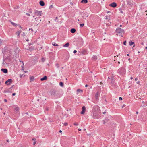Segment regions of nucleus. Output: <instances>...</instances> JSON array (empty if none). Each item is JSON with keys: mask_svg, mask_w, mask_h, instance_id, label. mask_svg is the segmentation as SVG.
Masks as SVG:
<instances>
[{"mask_svg": "<svg viewBox=\"0 0 147 147\" xmlns=\"http://www.w3.org/2000/svg\"><path fill=\"white\" fill-rule=\"evenodd\" d=\"M26 15H28V16H30V14H29V13H26Z\"/></svg>", "mask_w": 147, "mask_h": 147, "instance_id": "54", "label": "nucleus"}, {"mask_svg": "<svg viewBox=\"0 0 147 147\" xmlns=\"http://www.w3.org/2000/svg\"><path fill=\"white\" fill-rule=\"evenodd\" d=\"M86 50H83L82 51V54H85L86 53Z\"/></svg>", "mask_w": 147, "mask_h": 147, "instance_id": "28", "label": "nucleus"}, {"mask_svg": "<svg viewBox=\"0 0 147 147\" xmlns=\"http://www.w3.org/2000/svg\"><path fill=\"white\" fill-rule=\"evenodd\" d=\"M47 77L46 76H45L43 77L40 79V80L41 81H43L46 80L47 79Z\"/></svg>", "mask_w": 147, "mask_h": 147, "instance_id": "13", "label": "nucleus"}, {"mask_svg": "<svg viewBox=\"0 0 147 147\" xmlns=\"http://www.w3.org/2000/svg\"><path fill=\"white\" fill-rule=\"evenodd\" d=\"M120 12L122 13H123V11L122 10H121V11H120Z\"/></svg>", "mask_w": 147, "mask_h": 147, "instance_id": "49", "label": "nucleus"}, {"mask_svg": "<svg viewBox=\"0 0 147 147\" xmlns=\"http://www.w3.org/2000/svg\"><path fill=\"white\" fill-rule=\"evenodd\" d=\"M133 79V77H131L130 78V79Z\"/></svg>", "mask_w": 147, "mask_h": 147, "instance_id": "60", "label": "nucleus"}, {"mask_svg": "<svg viewBox=\"0 0 147 147\" xmlns=\"http://www.w3.org/2000/svg\"><path fill=\"white\" fill-rule=\"evenodd\" d=\"M85 86L86 87H88V85H87V84H86V85H85Z\"/></svg>", "mask_w": 147, "mask_h": 147, "instance_id": "57", "label": "nucleus"}, {"mask_svg": "<svg viewBox=\"0 0 147 147\" xmlns=\"http://www.w3.org/2000/svg\"><path fill=\"white\" fill-rule=\"evenodd\" d=\"M119 99L120 100H122V97H120L119 98Z\"/></svg>", "mask_w": 147, "mask_h": 147, "instance_id": "40", "label": "nucleus"}, {"mask_svg": "<svg viewBox=\"0 0 147 147\" xmlns=\"http://www.w3.org/2000/svg\"><path fill=\"white\" fill-rule=\"evenodd\" d=\"M34 14L37 16H40L42 15V11H38L37 10H35L34 11Z\"/></svg>", "mask_w": 147, "mask_h": 147, "instance_id": "5", "label": "nucleus"}, {"mask_svg": "<svg viewBox=\"0 0 147 147\" xmlns=\"http://www.w3.org/2000/svg\"><path fill=\"white\" fill-rule=\"evenodd\" d=\"M136 114H138V111H136Z\"/></svg>", "mask_w": 147, "mask_h": 147, "instance_id": "58", "label": "nucleus"}, {"mask_svg": "<svg viewBox=\"0 0 147 147\" xmlns=\"http://www.w3.org/2000/svg\"><path fill=\"white\" fill-rule=\"evenodd\" d=\"M108 17H109V16H105V19H108Z\"/></svg>", "mask_w": 147, "mask_h": 147, "instance_id": "39", "label": "nucleus"}, {"mask_svg": "<svg viewBox=\"0 0 147 147\" xmlns=\"http://www.w3.org/2000/svg\"><path fill=\"white\" fill-rule=\"evenodd\" d=\"M100 95V92L98 91L95 94V97L96 99L97 100L98 99Z\"/></svg>", "mask_w": 147, "mask_h": 147, "instance_id": "7", "label": "nucleus"}, {"mask_svg": "<svg viewBox=\"0 0 147 147\" xmlns=\"http://www.w3.org/2000/svg\"><path fill=\"white\" fill-rule=\"evenodd\" d=\"M58 17H56V18H55V21H56V20H57V19H58Z\"/></svg>", "mask_w": 147, "mask_h": 147, "instance_id": "47", "label": "nucleus"}, {"mask_svg": "<svg viewBox=\"0 0 147 147\" xmlns=\"http://www.w3.org/2000/svg\"><path fill=\"white\" fill-rule=\"evenodd\" d=\"M69 43L68 42H67L63 45V47H68L69 46Z\"/></svg>", "mask_w": 147, "mask_h": 147, "instance_id": "20", "label": "nucleus"}, {"mask_svg": "<svg viewBox=\"0 0 147 147\" xmlns=\"http://www.w3.org/2000/svg\"><path fill=\"white\" fill-rule=\"evenodd\" d=\"M52 44L54 46H58V44H57L55 42H53Z\"/></svg>", "mask_w": 147, "mask_h": 147, "instance_id": "26", "label": "nucleus"}, {"mask_svg": "<svg viewBox=\"0 0 147 147\" xmlns=\"http://www.w3.org/2000/svg\"><path fill=\"white\" fill-rule=\"evenodd\" d=\"M92 59H93L95 61L97 59V56H94L93 57H92Z\"/></svg>", "mask_w": 147, "mask_h": 147, "instance_id": "24", "label": "nucleus"}, {"mask_svg": "<svg viewBox=\"0 0 147 147\" xmlns=\"http://www.w3.org/2000/svg\"><path fill=\"white\" fill-rule=\"evenodd\" d=\"M15 110L16 111H18L19 110V107H16L15 108Z\"/></svg>", "mask_w": 147, "mask_h": 147, "instance_id": "25", "label": "nucleus"}, {"mask_svg": "<svg viewBox=\"0 0 147 147\" xmlns=\"http://www.w3.org/2000/svg\"><path fill=\"white\" fill-rule=\"evenodd\" d=\"M117 72L121 75H123L125 73L126 71L124 68L121 67L117 71Z\"/></svg>", "mask_w": 147, "mask_h": 147, "instance_id": "4", "label": "nucleus"}, {"mask_svg": "<svg viewBox=\"0 0 147 147\" xmlns=\"http://www.w3.org/2000/svg\"><path fill=\"white\" fill-rule=\"evenodd\" d=\"M22 32V30H19L17 32H16V34L18 36H19L20 33Z\"/></svg>", "mask_w": 147, "mask_h": 147, "instance_id": "14", "label": "nucleus"}, {"mask_svg": "<svg viewBox=\"0 0 147 147\" xmlns=\"http://www.w3.org/2000/svg\"><path fill=\"white\" fill-rule=\"evenodd\" d=\"M5 63H6V62L5 61V60L3 59V65H5Z\"/></svg>", "mask_w": 147, "mask_h": 147, "instance_id": "36", "label": "nucleus"}, {"mask_svg": "<svg viewBox=\"0 0 147 147\" xmlns=\"http://www.w3.org/2000/svg\"><path fill=\"white\" fill-rule=\"evenodd\" d=\"M105 113H106L105 112H104L103 113V114H105Z\"/></svg>", "mask_w": 147, "mask_h": 147, "instance_id": "61", "label": "nucleus"}, {"mask_svg": "<svg viewBox=\"0 0 147 147\" xmlns=\"http://www.w3.org/2000/svg\"><path fill=\"white\" fill-rule=\"evenodd\" d=\"M7 93H11L12 92V89H11V88H9L7 89Z\"/></svg>", "mask_w": 147, "mask_h": 147, "instance_id": "17", "label": "nucleus"}, {"mask_svg": "<svg viewBox=\"0 0 147 147\" xmlns=\"http://www.w3.org/2000/svg\"><path fill=\"white\" fill-rule=\"evenodd\" d=\"M22 35L23 36H25V34L24 32H23L22 33Z\"/></svg>", "mask_w": 147, "mask_h": 147, "instance_id": "42", "label": "nucleus"}, {"mask_svg": "<svg viewBox=\"0 0 147 147\" xmlns=\"http://www.w3.org/2000/svg\"><path fill=\"white\" fill-rule=\"evenodd\" d=\"M53 5H51L49 7V9H51V8H53Z\"/></svg>", "mask_w": 147, "mask_h": 147, "instance_id": "33", "label": "nucleus"}, {"mask_svg": "<svg viewBox=\"0 0 147 147\" xmlns=\"http://www.w3.org/2000/svg\"><path fill=\"white\" fill-rule=\"evenodd\" d=\"M36 141H34V142H33V144L34 145H35V144H36Z\"/></svg>", "mask_w": 147, "mask_h": 147, "instance_id": "41", "label": "nucleus"}, {"mask_svg": "<svg viewBox=\"0 0 147 147\" xmlns=\"http://www.w3.org/2000/svg\"><path fill=\"white\" fill-rule=\"evenodd\" d=\"M62 132V131L61 130H60L59 131V132H60V133H61Z\"/></svg>", "mask_w": 147, "mask_h": 147, "instance_id": "59", "label": "nucleus"}, {"mask_svg": "<svg viewBox=\"0 0 147 147\" xmlns=\"http://www.w3.org/2000/svg\"><path fill=\"white\" fill-rule=\"evenodd\" d=\"M3 92L4 93H7V89H5L4 90Z\"/></svg>", "mask_w": 147, "mask_h": 147, "instance_id": "35", "label": "nucleus"}, {"mask_svg": "<svg viewBox=\"0 0 147 147\" xmlns=\"http://www.w3.org/2000/svg\"><path fill=\"white\" fill-rule=\"evenodd\" d=\"M81 2L84 3H86L88 2L87 0H82L81 1Z\"/></svg>", "mask_w": 147, "mask_h": 147, "instance_id": "16", "label": "nucleus"}, {"mask_svg": "<svg viewBox=\"0 0 147 147\" xmlns=\"http://www.w3.org/2000/svg\"><path fill=\"white\" fill-rule=\"evenodd\" d=\"M74 125L75 126H78V123L76 122L74 123Z\"/></svg>", "mask_w": 147, "mask_h": 147, "instance_id": "34", "label": "nucleus"}, {"mask_svg": "<svg viewBox=\"0 0 147 147\" xmlns=\"http://www.w3.org/2000/svg\"><path fill=\"white\" fill-rule=\"evenodd\" d=\"M29 30H31L33 31V29L32 28L30 29Z\"/></svg>", "mask_w": 147, "mask_h": 147, "instance_id": "62", "label": "nucleus"}, {"mask_svg": "<svg viewBox=\"0 0 147 147\" xmlns=\"http://www.w3.org/2000/svg\"><path fill=\"white\" fill-rule=\"evenodd\" d=\"M59 85L61 86L62 87L64 85L63 83L62 82H60Z\"/></svg>", "mask_w": 147, "mask_h": 147, "instance_id": "27", "label": "nucleus"}, {"mask_svg": "<svg viewBox=\"0 0 147 147\" xmlns=\"http://www.w3.org/2000/svg\"><path fill=\"white\" fill-rule=\"evenodd\" d=\"M76 52H77V51L76 50H74V53H76Z\"/></svg>", "mask_w": 147, "mask_h": 147, "instance_id": "43", "label": "nucleus"}, {"mask_svg": "<svg viewBox=\"0 0 147 147\" xmlns=\"http://www.w3.org/2000/svg\"><path fill=\"white\" fill-rule=\"evenodd\" d=\"M18 26L20 28H22V27H21V26L20 25H18Z\"/></svg>", "mask_w": 147, "mask_h": 147, "instance_id": "50", "label": "nucleus"}, {"mask_svg": "<svg viewBox=\"0 0 147 147\" xmlns=\"http://www.w3.org/2000/svg\"><path fill=\"white\" fill-rule=\"evenodd\" d=\"M55 65L56 67L57 68H58L59 67V64L57 63Z\"/></svg>", "mask_w": 147, "mask_h": 147, "instance_id": "30", "label": "nucleus"}, {"mask_svg": "<svg viewBox=\"0 0 147 147\" xmlns=\"http://www.w3.org/2000/svg\"><path fill=\"white\" fill-rule=\"evenodd\" d=\"M14 86V85H12L10 88H11V89H12V88H13V86Z\"/></svg>", "mask_w": 147, "mask_h": 147, "instance_id": "45", "label": "nucleus"}, {"mask_svg": "<svg viewBox=\"0 0 147 147\" xmlns=\"http://www.w3.org/2000/svg\"><path fill=\"white\" fill-rule=\"evenodd\" d=\"M86 111V107L84 106L82 107V111L81 112V114H84L85 111Z\"/></svg>", "mask_w": 147, "mask_h": 147, "instance_id": "10", "label": "nucleus"}, {"mask_svg": "<svg viewBox=\"0 0 147 147\" xmlns=\"http://www.w3.org/2000/svg\"><path fill=\"white\" fill-rule=\"evenodd\" d=\"M26 40V41H29V39H27V40Z\"/></svg>", "mask_w": 147, "mask_h": 147, "instance_id": "63", "label": "nucleus"}, {"mask_svg": "<svg viewBox=\"0 0 147 147\" xmlns=\"http://www.w3.org/2000/svg\"><path fill=\"white\" fill-rule=\"evenodd\" d=\"M77 91L78 92H83L82 90L80 89H78Z\"/></svg>", "mask_w": 147, "mask_h": 147, "instance_id": "23", "label": "nucleus"}, {"mask_svg": "<svg viewBox=\"0 0 147 147\" xmlns=\"http://www.w3.org/2000/svg\"><path fill=\"white\" fill-rule=\"evenodd\" d=\"M7 142H9V140H7Z\"/></svg>", "mask_w": 147, "mask_h": 147, "instance_id": "64", "label": "nucleus"}, {"mask_svg": "<svg viewBox=\"0 0 147 147\" xmlns=\"http://www.w3.org/2000/svg\"><path fill=\"white\" fill-rule=\"evenodd\" d=\"M68 124V123H65L64 124V125L66 126H67Z\"/></svg>", "mask_w": 147, "mask_h": 147, "instance_id": "38", "label": "nucleus"}, {"mask_svg": "<svg viewBox=\"0 0 147 147\" xmlns=\"http://www.w3.org/2000/svg\"><path fill=\"white\" fill-rule=\"evenodd\" d=\"M10 22H11L12 24L13 25V26H16L17 25V24H16L14 23L13 22L10 21Z\"/></svg>", "mask_w": 147, "mask_h": 147, "instance_id": "22", "label": "nucleus"}, {"mask_svg": "<svg viewBox=\"0 0 147 147\" xmlns=\"http://www.w3.org/2000/svg\"><path fill=\"white\" fill-rule=\"evenodd\" d=\"M129 45L130 46L134 44V42H132L131 41H129Z\"/></svg>", "mask_w": 147, "mask_h": 147, "instance_id": "21", "label": "nucleus"}, {"mask_svg": "<svg viewBox=\"0 0 147 147\" xmlns=\"http://www.w3.org/2000/svg\"><path fill=\"white\" fill-rule=\"evenodd\" d=\"M4 101L5 102H7V100L6 99H5L4 100Z\"/></svg>", "mask_w": 147, "mask_h": 147, "instance_id": "48", "label": "nucleus"}, {"mask_svg": "<svg viewBox=\"0 0 147 147\" xmlns=\"http://www.w3.org/2000/svg\"><path fill=\"white\" fill-rule=\"evenodd\" d=\"M93 117L94 119H97L98 118L99 115V111L98 107H94L92 110Z\"/></svg>", "mask_w": 147, "mask_h": 147, "instance_id": "1", "label": "nucleus"}, {"mask_svg": "<svg viewBox=\"0 0 147 147\" xmlns=\"http://www.w3.org/2000/svg\"><path fill=\"white\" fill-rule=\"evenodd\" d=\"M40 18V17H36L35 18V20L36 21H38V20H39V19Z\"/></svg>", "mask_w": 147, "mask_h": 147, "instance_id": "29", "label": "nucleus"}, {"mask_svg": "<svg viewBox=\"0 0 147 147\" xmlns=\"http://www.w3.org/2000/svg\"><path fill=\"white\" fill-rule=\"evenodd\" d=\"M1 71L4 73L7 74L8 73V70L6 69L2 68Z\"/></svg>", "mask_w": 147, "mask_h": 147, "instance_id": "11", "label": "nucleus"}, {"mask_svg": "<svg viewBox=\"0 0 147 147\" xmlns=\"http://www.w3.org/2000/svg\"><path fill=\"white\" fill-rule=\"evenodd\" d=\"M135 80L136 81L138 80V79L137 78H136L135 79Z\"/></svg>", "mask_w": 147, "mask_h": 147, "instance_id": "53", "label": "nucleus"}, {"mask_svg": "<svg viewBox=\"0 0 147 147\" xmlns=\"http://www.w3.org/2000/svg\"><path fill=\"white\" fill-rule=\"evenodd\" d=\"M39 4L40 5L42 6L45 5V3L43 1H40L39 2Z\"/></svg>", "mask_w": 147, "mask_h": 147, "instance_id": "12", "label": "nucleus"}, {"mask_svg": "<svg viewBox=\"0 0 147 147\" xmlns=\"http://www.w3.org/2000/svg\"><path fill=\"white\" fill-rule=\"evenodd\" d=\"M76 31V30L75 28H73L71 29L70 32L72 33H74Z\"/></svg>", "mask_w": 147, "mask_h": 147, "instance_id": "15", "label": "nucleus"}, {"mask_svg": "<svg viewBox=\"0 0 147 147\" xmlns=\"http://www.w3.org/2000/svg\"><path fill=\"white\" fill-rule=\"evenodd\" d=\"M16 93H13L12 94V95L13 96H15L16 95Z\"/></svg>", "mask_w": 147, "mask_h": 147, "instance_id": "44", "label": "nucleus"}, {"mask_svg": "<svg viewBox=\"0 0 147 147\" xmlns=\"http://www.w3.org/2000/svg\"><path fill=\"white\" fill-rule=\"evenodd\" d=\"M45 59L44 58L42 57L41 58V61L42 62H44L45 61Z\"/></svg>", "mask_w": 147, "mask_h": 147, "instance_id": "31", "label": "nucleus"}, {"mask_svg": "<svg viewBox=\"0 0 147 147\" xmlns=\"http://www.w3.org/2000/svg\"><path fill=\"white\" fill-rule=\"evenodd\" d=\"M32 140H34V141H36V139L35 138H32Z\"/></svg>", "mask_w": 147, "mask_h": 147, "instance_id": "46", "label": "nucleus"}, {"mask_svg": "<svg viewBox=\"0 0 147 147\" xmlns=\"http://www.w3.org/2000/svg\"><path fill=\"white\" fill-rule=\"evenodd\" d=\"M116 32L118 34L117 35L119 34V35L121 36V37H123L122 34L124 33V30L120 28H118L116 29Z\"/></svg>", "mask_w": 147, "mask_h": 147, "instance_id": "3", "label": "nucleus"}, {"mask_svg": "<svg viewBox=\"0 0 147 147\" xmlns=\"http://www.w3.org/2000/svg\"><path fill=\"white\" fill-rule=\"evenodd\" d=\"M12 82V80L11 79H8L5 82V84L7 85H9L11 84Z\"/></svg>", "mask_w": 147, "mask_h": 147, "instance_id": "6", "label": "nucleus"}, {"mask_svg": "<svg viewBox=\"0 0 147 147\" xmlns=\"http://www.w3.org/2000/svg\"><path fill=\"white\" fill-rule=\"evenodd\" d=\"M78 130L79 131H81V129L80 128L78 129Z\"/></svg>", "mask_w": 147, "mask_h": 147, "instance_id": "52", "label": "nucleus"}, {"mask_svg": "<svg viewBox=\"0 0 147 147\" xmlns=\"http://www.w3.org/2000/svg\"><path fill=\"white\" fill-rule=\"evenodd\" d=\"M34 77L32 76L30 77V81H32L34 80Z\"/></svg>", "mask_w": 147, "mask_h": 147, "instance_id": "18", "label": "nucleus"}, {"mask_svg": "<svg viewBox=\"0 0 147 147\" xmlns=\"http://www.w3.org/2000/svg\"><path fill=\"white\" fill-rule=\"evenodd\" d=\"M84 25V24H80V26L81 27H82Z\"/></svg>", "mask_w": 147, "mask_h": 147, "instance_id": "32", "label": "nucleus"}, {"mask_svg": "<svg viewBox=\"0 0 147 147\" xmlns=\"http://www.w3.org/2000/svg\"><path fill=\"white\" fill-rule=\"evenodd\" d=\"M51 93L53 96L56 97L57 98L60 97L58 92L55 90H51Z\"/></svg>", "mask_w": 147, "mask_h": 147, "instance_id": "2", "label": "nucleus"}, {"mask_svg": "<svg viewBox=\"0 0 147 147\" xmlns=\"http://www.w3.org/2000/svg\"><path fill=\"white\" fill-rule=\"evenodd\" d=\"M126 41H124L123 42V44L125 45H126Z\"/></svg>", "mask_w": 147, "mask_h": 147, "instance_id": "37", "label": "nucleus"}, {"mask_svg": "<svg viewBox=\"0 0 147 147\" xmlns=\"http://www.w3.org/2000/svg\"><path fill=\"white\" fill-rule=\"evenodd\" d=\"M126 1L127 5H129V6H131L133 5V3L130 0H127Z\"/></svg>", "mask_w": 147, "mask_h": 147, "instance_id": "8", "label": "nucleus"}, {"mask_svg": "<svg viewBox=\"0 0 147 147\" xmlns=\"http://www.w3.org/2000/svg\"><path fill=\"white\" fill-rule=\"evenodd\" d=\"M109 121V119H106L105 120H104L103 121V123L104 124H105V123Z\"/></svg>", "mask_w": 147, "mask_h": 147, "instance_id": "19", "label": "nucleus"}, {"mask_svg": "<svg viewBox=\"0 0 147 147\" xmlns=\"http://www.w3.org/2000/svg\"><path fill=\"white\" fill-rule=\"evenodd\" d=\"M140 83V81H138V82H137V84H139Z\"/></svg>", "mask_w": 147, "mask_h": 147, "instance_id": "55", "label": "nucleus"}, {"mask_svg": "<svg viewBox=\"0 0 147 147\" xmlns=\"http://www.w3.org/2000/svg\"><path fill=\"white\" fill-rule=\"evenodd\" d=\"M23 75L22 74H20V77H22V76Z\"/></svg>", "mask_w": 147, "mask_h": 147, "instance_id": "51", "label": "nucleus"}, {"mask_svg": "<svg viewBox=\"0 0 147 147\" xmlns=\"http://www.w3.org/2000/svg\"><path fill=\"white\" fill-rule=\"evenodd\" d=\"M70 4L71 5H73V3H72L71 2L70 3Z\"/></svg>", "mask_w": 147, "mask_h": 147, "instance_id": "56", "label": "nucleus"}, {"mask_svg": "<svg viewBox=\"0 0 147 147\" xmlns=\"http://www.w3.org/2000/svg\"><path fill=\"white\" fill-rule=\"evenodd\" d=\"M109 5L113 8H115L117 6V4L116 3L113 2L111 4H110Z\"/></svg>", "mask_w": 147, "mask_h": 147, "instance_id": "9", "label": "nucleus"}]
</instances>
